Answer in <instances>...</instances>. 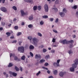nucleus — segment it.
Returning a JSON list of instances; mask_svg holds the SVG:
<instances>
[{"mask_svg":"<svg viewBox=\"0 0 78 78\" xmlns=\"http://www.w3.org/2000/svg\"><path fill=\"white\" fill-rule=\"evenodd\" d=\"M58 18H57L56 20H55V22L56 23H57V22H58Z\"/></svg>","mask_w":78,"mask_h":78,"instance_id":"obj_52","label":"nucleus"},{"mask_svg":"<svg viewBox=\"0 0 78 78\" xmlns=\"http://www.w3.org/2000/svg\"><path fill=\"white\" fill-rule=\"evenodd\" d=\"M49 58H50V55H46L45 57V59H48Z\"/></svg>","mask_w":78,"mask_h":78,"instance_id":"obj_20","label":"nucleus"},{"mask_svg":"<svg viewBox=\"0 0 78 78\" xmlns=\"http://www.w3.org/2000/svg\"><path fill=\"white\" fill-rule=\"evenodd\" d=\"M10 39H14V37L13 36H11L10 37Z\"/></svg>","mask_w":78,"mask_h":78,"instance_id":"obj_56","label":"nucleus"},{"mask_svg":"<svg viewBox=\"0 0 78 78\" xmlns=\"http://www.w3.org/2000/svg\"><path fill=\"white\" fill-rule=\"evenodd\" d=\"M18 28H19V27H18V26H16L14 27L15 30H18Z\"/></svg>","mask_w":78,"mask_h":78,"instance_id":"obj_36","label":"nucleus"},{"mask_svg":"<svg viewBox=\"0 0 78 78\" xmlns=\"http://www.w3.org/2000/svg\"><path fill=\"white\" fill-rule=\"evenodd\" d=\"M37 58H41V55H37L36 54L35 55V59H37Z\"/></svg>","mask_w":78,"mask_h":78,"instance_id":"obj_12","label":"nucleus"},{"mask_svg":"<svg viewBox=\"0 0 78 78\" xmlns=\"http://www.w3.org/2000/svg\"><path fill=\"white\" fill-rule=\"evenodd\" d=\"M22 34V33L20 32H19L17 34V36H19L20 35H21Z\"/></svg>","mask_w":78,"mask_h":78,"instance_id":"obj_31","label":"nucleus"},{"mask_svg":"<svg viewBox=\"0 0 78 78\" xmlns=\"http://www.w3.org/2000/svg\"><path fill=\"white\" fill-rule=\"evenodd\" d=\"M69 2H70L71 3H72L73 2V0H69Z\"/></svg>","mask_w":78,"mask_h":78,"instance_id":"obj_50","label":"nucleus"},{"mask_svg":"<svg viewBox=\"0 0 78 78\" xmlns=\"http://www.w3.org/2000/svg\"><path fill=\"white\" fill-rule=\"evenodd\" d=\"M50 21H51V22H53V18H50Z\"/></svg>","mask_w":78,"mask_h":78,"instance_id":"obj_48","label":"nucleus"},{"mask_svg":"<svg viewBox=\"0 0 78 78\" xmlns=\"http://www.w3.org/2000/svg\"><path fill=\"white\" fill-rule=\"evenodd\" d=\"M12 8L13 9L15 10V11H16V10H17V8H16V7L15 6H13Z\"/></svg>","mask_w":78,"mask_h":78,"instance_id":"obj_32","label":"nucleus"},{"mask_svg":"<svg viewBox=\"0 0 78 78\" xmlns=\"http://www.w3.org/2000/svg\"><path fill=\"white\" fill-rule=\"evenodd\" d=\"M60 59H58L57 61V64H59V62H60Z\"/></svg>","mask_w":78,"mask_h":78,"instance_id":"obj_41","label":"nucleus"},{"mask_svg":"<svg viewBox=\"0 0 78 78\" xmlns=\"http://www.w3.org/2000/svg\"><path fill=\"white\" fill-rule=\"evenodd\" d=\"M55 4H58L59 3V0H57L55 1Z\"/></svg>","mask_w":78,"mask_h":78,"instance_id":"obj_39","label":"nucleus"},{"mask_svg":"<svg viewBox=\"0 0 78 78\" xmlns=\"http://www.w3.org/2000/svg\"><path fill=\"white\" fill-rule=\"evenodd\" d=\"M63 12H65V13H66V12H67V10H66V9H63Z\"/></svg>","mask_w":78,"mask_h":78,"instance_id":"obj_27","label":"nucleus"},{"mask_svg":"<svg viewBox=\"0 0 78 78\" xmlns=\"http://www.w3.org/2000/svg\"><path fill=\"white\" fill-rule=\"evenodd\" d=\"M17 20V19H16V18H15L13 19V21H14V22L16 21V20Z\"/></svg>","mask_w":78,"mask_h":78,"instance_id":"obj_63","label":"nucleus"},{"mask_svg":"<svg viewBox=\"0 0 78 78\" xmlns=\"http://www.w3.org/2000/svg\"><path fill=\"white\" fill-rule=\"evenodd\" d=\"M37 6L35 5L33 7V10L34 11H36V10H37Z\"/></svg>","mask_w":78,"mask_h":78,"instance_id":"obj_21","label":"nucleus"},{"mask_svg":"<svg viewBox=\"0 0 78 78\" xmlns=\"http://www.w3.org/2000/svg\"><path fill=\"white\" fill-rule=\"evenodd\" d=\"M16 55L14 54H12L11 53H10V57L11 58V56H12V57H14V56H15Z\"/></svg>","mask_w":78,"mask_h":78,"instance_id":"obj_16","label":"nucleus"},{"mask_svg":"<svg viewBox=\"0 0 78 78\" xmlns=\"http://www.w3.org/2000/svg\"><path fill=\"white\" fill-rule=\"evenodd\" d=\"M59 76L61 77H62L63 76V75H64V73L62 72H61L59 73Z\"/></svg>","mask_w":78,"mask_h":78,"instance_id":"obj_14","label":"nucleus"},{"mask_svg":"<svg viewBox=\"0 0 78 78\" xmlns=\"http://www.w3.org/2000/svg\"><path fill=\"white\" fill-rule=\"evenodd\" d=\"M30 49H33V48H34V47L33 45H31L30 46Z\"/></svg>","mask_w":78,"mask_h":78,"instance_id":"obj_22","label":"nucleus"},{"mask_svg":"<svg viewBox=\"0 0 78 78\" xmlns=\"http://www.w3.org/2000/svg\"><path fill=\"white\" fill-rule=\"evenodd\" d=\"M11 33L10 32H7L6 33V35L8 36H11Z\"/></svg>","mask_w":78,"mask_h":78,"instance_id":"obj_25","label":"nucleus"},{"mask_svg":"<svg viewBox=\"0 0 78 78\" xmlns=\"http://www.w3.org/2000/svg\"><path fill=\"white\" fill-rule=\"evenodd\" d=\"M27 38L28 39H29L30 41H31V40L32 39V37H28Z\"/></svg>","mask_w":78,"mask_h":78,"instance_id":"obj_38","label":"nucleus"},{"mask_svg":"<svg viewBox=\"0 0 78 78\" xmlns=\"http://www.w3.org/2000/svg\"><path fill=\"white\" fill-rule=\"evenodd\" d=\"M0 10L1 11H3V12H7V9H6V8L4 7H2L0 8Z\"/></svg>","mask_w":78,"mask_h":78,"instance_id":"obj_5","label":"nucleus"},{"mask_svg":"<svg viewBox=\"0 0 78 78\" xmlns=\"http://www.w3.org/2000/svg\"><path fill=\"white\" fill-rule=\"evenodd\" d=\"M45 60H44V59H42L41 60H40V63H42L45 62Z\"/></svg>","mask_w":78,"mask_h":78,"instance_id":"obj_24","label":"nucleus"},{"mask_svg":"<svg viewBox=\"0 0 78 78\" xmlns=\"http://www.w3.org/2000/svg\"><path fill=\"white\" fill-rule=\"evenodd\" d=\"M74 62L75 63L73 64L72 65L73 67H71L70 68V70L71 72H74V70H75L74 68V69H75L77 66V65H78V59H76L74 61Z\"/></svg>","mask_w":78,"mask_h":78,"instance_id":"obj_2","label":"nucleus"},{"mask_svg":"<svg viewBox=\"0 0 78 78\" xmlns=\"http://www.w3.org/2000/svg\"><path fill=\"white\" fill-rule=\"evenodd\" d=\"M73 38H75L76 37V35H73L72 36Z\"/></svg>","mask_w":78,"mask_h":78,"instance_id":"obj_55","label":"nucleus"},{"mask_svg":"<svg viewBox=\"0 0 78 78\" xmlns=\"http://www.w3.org/2000/svg\"><path fill=\"white\" fill-rule=\"evenodd\" d=\"M20 70L21 72H22V70H23L22 68L21 67H20Z\"/></svg>","mask_w":78,"mask_h":78,"instance_id":"obj_51","label":"nucleus"},{"mask_svg":"<svg viewBox=\"0 0 78 78\" xmlns=\"http://www.w3.org/2000/svg\"><path fill=\"white\" fill-rule=\"evenodd\" d=\"M2 1V3H4L5 2V0H0V3H1Z\"/></svg>","mask_w":78,"mask_h":78,"instance_id":"obj_34","label":"nucleus"},{"mask_svg":"<svg viewBox=\"0 0 78 78\" xmlns=\"http://www.w3.org/2000/svg\"><path fill=\"white\" fill-rule=\"evenodd\" d=\"M55 41H56V39H55V38L53 39L52 41L53 42H54V43L55 42Z\"/></svg>","mask_w":78,"mask_h":78,"instance_id":"obj_44","label":"nucleus"},{"mask_svg":"<svg viewBox=\"0 0 78 78\" xmlns=\"http://www.w3.org/2000/svg\"><path fill=\"white\" fill-rule=\"evenodd\" d=\"M73 8L74 9H76V8H77V6L76 5H74V6Z\"/></svg>","mask_w":78,"mask_h":78,"instance_id":"obj_49","label":"nucleus"},{"mask_svg":"<svg viewBox=\"0 0 78 78\" xmlns=\"http://www.w3.org/2000/svg\"><path fill=\"white\" fill-rule=\"evenodd\" d=\"M33 26L32 24H29L28 25V27L29 28H32Z\"/></svg>","mask_w":78,"mask_h":78,"instance_id":"obj_28","label":"nucleus"},{"mask_svg":"<svg viewBox=\"0 0 78 78\" xmlns=\"http://www.w3.org/2000/svg\"><path fill=\"white\" fill-rule=\"evenodd\" d=\"M53 31H54V32H55V33H58V32L57 31V30H53Z\"/></svg>","mask_w":78,"mask_h":78,"instance_id":"obj_46","label":"nucleus"},{"mask_svg":"<svg viewBox=\"0 0 78 78\" xmlns=\"http://www.w3.org/2000/svg\"><path fill=\"white\" fill-rule=\"evenodd\" d=\"M52 10L53 11H55V12H57V11H58V9L57 8H53L52 9Z\"/></svg>","mask_w":78,"mask_h":78,"instance_id":"obj_18","label":"nucleus"},{"mask_svg":"<svg viewBox=\"0 0 78 78\" xmlns=\"http://www.w3.org/2000/svg\"><path fill=\"white\" fill-rule=\"evenodd\" d=\"M3 30V27H0V31H2Z\"/></svg>","mask_w":78,"mask_h":78,"instance_id":"obj_59","label":"nucleus"},{"mask_svg":"<svg viewBox=\"0 0 78 78\" xmlns=\"http://www.w3.org/2000/svg\"><path fill=\"white\" fill-rule=\"evenodd\" d=\"M12 66H13V64L11 62L9 63V64L8 65V67H11Z\"/></svg>","mask_w":78,"mask_h":78,"instance_id":"obj_13","label":"nucleus"},{"mask_svg":"<svg viewBox=\"0 0 78 78\" xmlns=\"http://www.w3.org/2000/svg\"><path fill=\"white\" fill-rule=\"evenodd\" d=\"M41 48H44V45H41Z\"/></svg>","mask_w":78,"mask_h":78,"instance_id":"obj_64","label":"nucleus"},{"mask_svg":"<svg viewBox=\"0 0 78 78\" xmlns=\"http://www.w3.org/2000/svg\"><path fill=\"white\" fill-rule=\"evenodd\" d=\"M20 11L21 14V16H23L26 15V13H25V12H24V11H23V10H21Z\"/></svg>","mask_w":78,"mask_h":78,"instance_id":"obj_8","label":"nucleus"},{"mask_svg":"<svg viewBox=\"0 0 78 78\" xmlns=\"http://www.w3.org/2000/svg\"><path fill=\"white\" fill-rule=\"evenodd\" d=\"M18 50L20 51V53H24L25 51V49H24V47L23 46L20 47L18 48Z\"/></svg>","mask_w":78,"mask_h":78,"instance_id":"obj_4","label":"nucleus"},{"mask_svg":"<svg viewBox=\"0 0 78 78\" xmlns=\"http://www.w3.org/2000/svg\"><path fill=\"white\" fill-rule=\"evenodd\" d=\"M55 52V50H53L51 51V52H52V53H54Z\"/></svg>","mask_w":78,"mask_h":78,"instance_id":"obj_53","label":"nucleus"},{"mask_svg":"<svg viewBox=\"0 0 78 78\" xmlns=\"http://www.w3.org/2000/svg\"><path fill=\"white\" fill-rule=\"evenodd\" d=\"M42 17L44 19H47L48 18V16L44 15L42 16Z\"/></svg>","mask_w":78,"mask_h":78,"instance_id":"obj_29","label":"nucleus"},{"mask_svg":"<svg viewBox=\"0 0 78 78\" xmlns=\"http://www.w3.org/2000/svg\"><path fill=\"white\" fill-rule=\"evenodd\" d=\"M21 60H23V61H24V60L25 59V56L24 55L21 58Z\"/></svg>","mask_w":78,"mask_h":78,"instance_id":"obj_17","label":"nucleus"},{"mask_svg":"<svg viewBox=\"0 0 78 78\" xmlns=\"http://www.w3.org/2000/svg\"><path fill=\"white\" fill-rule=\"evenodd\" d=\"M24 2H27L28 3H30V2H31V1L24 0Z\"/></svg>","mask_w":78,"mask_h":78,"instance_id":"obj_30","label":"nucleus"},{"mask_svg":"<svg viewBox=\"0 0 78 78\" xmlns=\"http://www.w3.org/2000/svg\"><path fill=\"white\" fill-rule=\"evenodd\" d=\"M47 73H48L49 74H50V71H49V70H48L47 71Z\"/></svg>","mask_w":78,"mask_h":78,"instance_id":"obj_57","label":"nucleus"},{"mask_svg":"<svg viewBox=\"0 0 78 78\" xmlns=\"http://www.w3.org/2000/svg\"><path fill=\"white\" fill-rule=\"evenodd\" d=\"M24 24H25L24 22H22L21 24L22 25H24Z\"/></svg>","mask_w":78,"mask_h":78,"instance_id":"obj_62","label":"nucleus"},{"mask_svg":"<svg viewBox=\"0 0 78 78\" xmlns=\"http://www.w3.org/2000/svg\"><path fill=\"white\" fill-rule=\"evenodd\" d=\"M69 55H70L71 53H72L73 52L72 51V50H69L68 52Z\"/></svg>","mask_w":78,"mask_h":78,"instance_id":"obj_35","label":"nucleus"},{"mask_svg":"<svg viewBox=\"0 0 78 78\" xmlns=\"http://www.w3.org/2000/svg\"><path fill=\"white\" fill-rule=\"evenodd\" d=\"M54 74L55 75H57V73H58V71L57 70H55L54 71Z\"/></svg>","mask_w":78,"mask_h":78,"instance_id":"obj_19","label":"nucleus"},{"mask_svg":"<svg viewBox=\"0 0 78 78\" xmlns=\"http://www.w3.org/2000/svg\"><path fill=\"white\" fill-rule=\"evenodd\" d=\"M43 51L44 53H45L47 51V49L44 48L43 50Z\"/></svg>","mask_w":78,"mask_h":78,"instance_id":"obj_40","label":"nucleus"},{"mask_svg":"<svg viewBox=\"0 0 78 78\" xmlns=\"http://www.w3.org/2000/svg\"><path fill=\"white\" fill-rule=\"evenodd\" d=\"M44 9L46 12H48V6L47 4L44 5Z\"/></svg>","mask_w":78,"mask_h":78,"instance_id":"obj_6","label":"nucleus"},{"mask_svg":"<svg viewBox=\"0 0 78 78\" xmlns=\"http://www.w3.org/2000/svg\"><path fill=\"white\" fill-rule=\"evenodd\" d=\"M2 25H3V26H5V23L4 22H2Z\"/></svg>","mask_w":78,"mask_h":78,"instance_id":"obj_47","label":"nucleus"},{"mask_svg":"<svg viewBox=\"0 0 78 78\" xmlns=\"http://www.w3.org/2000/svg\"><path fill=\"white\" fill-rule=\"evenodd\" d=\"M15 69L16 71H19V68L17 67L16 66H15Z\"/></svg>","mask_w":78,"mask_h":78,"instance_id":"obj_23","label":"nucleus"},{"mask_svg":"<svg viewBox=\"0 0 78 78\" xmlns=\"http://www.w3.org/2000/svg\"><path fill=\"white\" fill-rule=\"evenodd\" d=\"M74 42L73 40H70V41H67L66 39L64 40L61 41V43H62L63 44H69V43H71L70 44L69 48H72L73 47V43Z\"/></svg>","mask_w":78,"mask_h":78,"instance_id":"obj_1","label":"nucleus"},{"mask_svg":"<svg viewBox=\"0 0 78 78\" xmlns=\"http://www.w3.org/2000/svg\"><path fill=\"white\" fill-rule=\"evenodd\" d=\"M49 78H53V76H49Z\"/></svg>","mask_w":78,"mask_h":78,"instance_id":"obj_60","label":"nucleus"},{"mask_svg":"<svg viewBox=\"0 0 78 78\" xmlns=\"http://www.w3.org/2000/svg\"><path fill=\"white\" fill-rule=\"evenodd\" d=\"M59 14L62 17H63L64 16H65V14L62 12H60Z\"/></svg>","mask_w":78,"mask_h":78,"instance_id":"obj_10","label":"nucleus"},{"mask_svg":"<svg viewBox=\"0 0 78 78\" xmlns=\"http://www.w3.org/2000/svg\"><path fill=\"white\" fill-rule=\"evenodd\" d=\"M53 66H55V67H56L57 66V67H59V64H58L56 62H54L53 63Z\"/></svg>","mask_w":78,"mask_h":78,"instance_id":"obj_11","label":"nucleus"},{"mask_svg":"<svg viewBox=\"0 0 78 78\" xmlns=\"http://www.w3.org/2000/svg\"><path fill=\"white\" fill-rule=\"evenodd\" d=\"M42 8V7L41 6L39 5L38 6V9L39 10V11H41V9Z\"/></svg>","mask_w":78,"mask_h":78,"instance_id":"obj_26","label":"nucleus"},{"mask_svg":"<svg viewBox=\"0 0 78 78\" xmlns=\"http://www.w3.org/2000/svg\"><path fill=\"white\" fill-rule=\"evenodd\" d=\"M38 36H40V37H41L42 36V34L41 33H37Z\"/></svg>","mask_w":78,"mask_h":78,"instance_id":"obj_37","label":"nucleus"},{"mask_svg":"<svg viewBox=\"0 0 78 78\" xmlns=\"http://www.w3.org/2000/svg\"><path fill=\"white\" fill-rule=\"evenodd\" d=\"M9 73H10V74H12V75L14 76H17V73H12V72L10 71L9 72Z\"/></svg>","mask_w":78,"mask_h":78,"instance_id":"obj_9","label":"nucleus"},{"mask_svg":"<svg viewBox=\"0 0 78 78\" xmlns=\"http://www.w3.org/2000/svg\"><path fill=\"white\" fill-rule=\"evenodd\" d=\"M76 16L77 17H78V12H76Z\"/></svg>","mask_w":78,"mask_h":78,"instance_id":"obj_54","label":"nucleus"},{"mask_svg":"<svg viewBox=\"0 0 78 78\" xmlns=\"http://www.w3.org/2000/svg\"><path fill=\"white\" fill-rule=\"evenodd\" d=\"M16 42H17V40L14 41H13L12 42V43H16Z\"/></svg>","mask_w":78,"mask_h":78,"instance_id":"obj_58","label":"nucleus"},{"mask_svg":"<svg viewBox=\"0 0 78 78\" xmlns=\"http://www.w3.org/2000/svg\"><path fill=\"white\" fill-rule=\"evenodd\" d=\"M14 59L15 61H20V58H18V57L17 56L14 57Z\"/></svg>","mask_w":78,"mask_h":78,"instance_id":"obj_7","label":"nucleus"},{"mask_svg":"<svg viewBox=\"0 0 78 78\" xmlns=\"http://www.w3.org/2000/svg\"><path fill=\"white\" fill-rule=\"evenodd\" d=\"M40 73H41V71H39V72H38V73H37L36 74V75L37 76L38 75H39V74H40Z\"/></svg>","mask_w":78,"mask_h":78,"instance_id":"obj_45","label":"nucleus"},{"mask_svg":"<svg viewBox=\"0 0 78 78\" xmlns=\"http://www.w3.org/2000/svg\"><path fill=\"white\" fill-rule=\"evenodd\" d=\"M32 41L35 47H37V43L39 42V40L36 37H34L33 38Z\"/></svg>","mask_w":78,"mask_h":78,"instance_id":"obj_3","label":"nucleus"},{"mask_svg":"<svg viewBox=\"0 0 78 78\" xmlns=\"http://www.w3.org/2000/svg\"><path fill=\"white\" fill-rule=\"evenodd\" d=\"M38 64H39V62H37L35 63V65L36 66H37V65H38Z\"/></svg>","mask_w":78,"mask_h":78,"instance_id":"obj_61","label":"nucleus"},{"mask_svg":"<svg viewBox=\"0 0 78 78\" xmlns=\"http://www.w3.org/2000/svg\"><path fill=\"white\" fill-rule=\"evenodd\" d=\"M30 55H31V56H32V57H33V54L32 53V52H30Z\"/></svg>","mask_w":78,"mask_h":78,"instance_id":"obj_42","label":"nucleus"},{"mask_svg":"<svg viewBox=\"0 0 78 78\" xmlns=\"http://www.w3.org/2000/svg\"><path fill=\"white\" fill-rule=\"evenodd\" d=\"M45 66H48V63H45L44 64Z\"/></svg>","mask_w":78,"mask_h":78,"instance_id":"obj_43","label":"nucleus"},{"mask_svg":"<svg viewBox=\"0 0 78 78\" xmlns=\"http://www.w3.org/2000/svg\"><path fill=\"white\" fill-rule=\"evenodd\" d=\"M29 19L30 20H32L33 19V16H30L29 17Z\"/></svg>","mask_w":78,"mask_h":78,"instance_id":"obj_15","label":"nucleus"},{"mask_svg":"<svg viewBox=\"0 0 78 78\" xmlns=\"http://www.w3.org/2000/svg\"><path fill=\"white\" fill-rule=\"evenodd\" d=\"M40 24L41 25H44V21H41L40 22Z\"/></svg>","mask_w":78,"mask_h":78,"instance_id":"obj_33","label":"nucleus"}]
</instances>
